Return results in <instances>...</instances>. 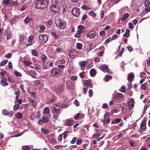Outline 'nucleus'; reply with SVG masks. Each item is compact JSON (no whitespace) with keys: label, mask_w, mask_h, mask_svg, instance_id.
<instances>
[{"label":"nucleus","mask_w":150,"mask_h":150,"mask_svg":"<svg viewBox=\"0 0 150 150\" xmlns=\"http://www.w3.org/2000/svg\"><path fill=\"white\" fill-rule=\"evenodd\" d=\"M48 5L47 2L45 0H38L35 4V7L39 9L45 8Z\"/></svg>","instance_id":"f257e3e1"},{"label":"nucleus","mask_w":150,"mask_h":150,"mask_svg":"<svg viewBox=\"0 0 150 150\" xmlns=\"http://www.w3.org/2000/svg\"><path fill=\"white\" fill-rule=\"evenodd\" d=\"M55 24L56 26L61 29H64L66 27V22L59 18H57Z\"/></svg>","instance_id":"f03ea898"},{"label":"nucleus","mask_w":150,"mask_h":150,"mask_svg":"<svg viewBox=\"0 0 150 150\" xmlns=\"http://www.w3.org/2000/svg\"><path fill=\"white\" fill-rule=\"evenodd\" d=\"M60 108V105L57 104H54L51 107L52 113H60L61 112Z\"/></svg>","instance_id":"7ed1b4c3"},{"label":"nucleus","mask_w":150,"mask_h":150,"mask_svg":"<svg viewBox=\"0 0 150 150\" xmlns=\"http://www.w3.org/2000/svg\"><path fill=\"white\" fill-rule=\"evenodd\" d=\"M50 9L52 12L57 13L59 12L61 10L60 7L56 4H53L51 5Z\"/></svg>","instance_id":"20e7f679"},{"label":"nucleus","mask_w":150,"mask_h":150,"mask_svg":"<svg viewBox=\"0 0 150 150\" xmlns=\"http://www.w3.org/2000/svg\"><path fill=\"white\" fill-rule=\"evenodd\" d=\"M39 39L41 42L43 44H45L47 41L48 37L45 34L40 35L39 36Z\"/></svg>","instance_id":"39448f33"},{"label":"nucleus","mask_w":150,"mask_h":150,"mask_svg":"<svg viewBox=\"0 0 150 150\" xmlns=\"http://www.w3.org/2000/svg\"><path fill=\"white\" fill-rule=\"evenodd\" d=\"M96 31L91 30L86 34V37L87 38H89L90 39L94 38L96 37Z\"/></svg>","instance_id":"423d86ee"},{"label":"nucleus","mask_w":150,"mask_h":150,"mask_svg":"<svg viewBox=\"0 0 150 150\" xmlns=\"http://www.w3.org/2000/svg\"><path fill=\"white\" fill-rule=\"evenodd\" d=\"M71 13L75 17H79L80 13V9L78 8L75 7L72 9Z\"/></svg>","instance_id":"0eeeda50"},{"label":"nucleus","mask_w":150,"mask_h":150,"mask_svg":"<svg viewBox=\"0 0 150 150\" xmlns=\"http://www.w3.org/2000/svg\"><path fill=\"white\" fill-rule=\"evenodd\" d=\"M61 71L57 69H52L51 71V74L53 76L57 74H61Z\"/></svg>","instance_id":"6e6552de"},{"label":"nucleus","mask_w":150,"mask_h":150,"mask_svg":"<svg viewBox=\"0 0 150 150\" xmlns=\"http://www.w3.org/2000/svg\"><path fill=\"white\" fill-rule=\"evenodd\" d=\"M100 69L103 71L105 72L110 73V70L106 65H103L100 67Z\"/></svg>","instance_id":"1a4fd4ad"},{"label":"nucleus","mask_w":150,"mask_h":150,"mask_svg":"<svg viewBox=\"0 0 150 150\" xmlns=\"http://www.w3.org/2000/svg\"><path fill=\"white\" fill-rule=\"evenodd\" d=\"M74 118L75 120H77L79 119H82L84 118V115L83 114L78 113L76 114V115H74Z\"/></svg>","instance_id":"9d476101"},{"label":"nucleus","mask_w":150,"mask_h":150,"mask_svg":"<svg viewBox=\"0 0 150 150\" xmlns=\"http://www.w3.org/2000/svg\"><path fill=\"white\" fill-rule=\"evenodd\" d=\"M84 84L86 86L90 88H91L93 86V84H92L91 80L90 79H88L85 80Z\"/></svg>","instance_id":"9b49d317"},{"label":"nucleus","mask_w":150,"mask_h":150,"mask_svg":"<svg viewBox=\"0 0 150 150\" xmlns=\"http://www.w3.org/2000/svg\"><path fill=\"white\" fill-rule=\"evenodd\" d=\"M134 75L132 73H129L128 75L127 79L129 82H132L134 79Z\"/></svg>","instance_id":"f8f14e48"},{"label":"nucleus","mask_w":150,"mask_h":150,"mask_svg":"<svg viewBox=\"0 0 150 150\" xmlns=\"http://www.w3.org/2000/svg\"><path fill=\"white\" fill-rule=\"evenodd\" d=\"M7 79L4 77L3 78L1 79L0 83L3 86H7L8 85V83L6 82Z\"/></svg>","instance_id":"ddd939ff"},{"label":"nucleus","mask_w":150,"mask_h":150,"mask_svg":"<svg viewBox=\"0 0 150 150\" xmlns=\"http://www.w3.org/2000/svg\"><path fill=\"white\" fill-rule=\"evenodd\" d=\"M140 127L143 129H144L146 128V121L144 120L142 121L141 125Z\"/></svg>","instance_id":"4468645a"},{"label":"nucleus","mask_w":150,"mask_h":150,"mask_svg":"<svg viewBox=\"0 0 150 150\" xmlns=\"http://www.w3.org/2000/svg\"><path fill=\"white\" fill-rule=\"evenodd\" d=\"M87 62L86 61H81L79 62V64L81 67H84L86 65Z\"/></svg>","instance_id":"2eb2a0df"},{"label":"nucleus","mask_w":150,"mask_h":150,"mask_svg":"<svg viewBox=\"0 0 150 150\" xmlns=\"http://www.w3.org/2000/svg\"><path fill=\"white\" fill-rule=\"evenodd\" d=\"M129 16V15L128 13H125L123 17L122 18L121 20L123 21H126V19Z\"/></svg>","instance_id":"dca6fc26"},{"label":"nucleus","mask_w":150,"mask_h":150,"mask_svg":"<svg viewBox=\"0 0 150 150\" xmlns=\"http://www.w3.org/2000/svg\"><path fill=\"white\" fill-rule=\"evenodd\" d=\"M121 120H122L120 118L115 119L112 122L111 124H116L118 123L121 121Z\"/></svg>","instance_id":"f3484780"},{"label":"nucleus","mask_w":150,"mask_h":150,"mask_svg":"<svg viewBox=\"0 0 150 150\" xmlns=\"http://www.w3.org/2000/svg\"><path fill=\"white\" fill-rule=\"evenodd\" d=\"M130 35V30L129 29H127L126 30L125 33L123 34L124 37H126L128 38Z\"/></svg>","instance_id":"a211bd4d"},{"label":"nucleus","mask_w":150,"mask_h":150,"mask_svg":"<svg viewBox=\"0 0 150 150\" xmlns=\"http://www.w3.org/2000/svg\"><path fill=\"white\" fill-rule=\"evenodd\" d=\"M29 75L31 76L33 78H35L37 74L35 71H31L30 72H29Z\"/></svg>","instance_id":"6ab92c4d"},{"label":"nucleus","mask_w":150,"mask_h":150,"mask_svg":"<svg viewBox=\"0 0 150 150\" xmlns=\"http://www.w3.org/2000/svg\"><path fill=\"white\" fill-rule=\"evenodd\" d=\"M16 117L17 118L20 119L23 117V115L21 113L18 112L16 114Z\"/></svg>","instance_id":"aec40b11"},{"label":"nucleus","mask_w":150,"mask_h":150,"mask_svg":"<svg viewBox=\"0 0 150 150\" xmlns=\"http://www.w3.org/2000/svg\"><path fill=\"white\" fill-rule=\"evenodd\" d=\"M90 73L91 76H94L96 74V71L94 69H92L90 70Z\"/></svg>","instance_id":"412c9836"},{"label":"nucleus","mask_w":150,"mask_h":150,"mask_svg":"<svg viewBox=\"0 0 150 150\" xmlns=\"http://www.w3.org/2000/svg\"><path fill=\"white\" fill-rule=\"evenodd\" d=\"M31 20V19H30L29 17L28 16L25 18L24 21L25 23L27 24H28Z\"/></svg>","instance_id":"4be33fe9"},{"label":"nucleus","mask_w":150,"mask_h":150,"mask_svg":"<svg viewBox=\"0 0 150 150\" xmlns=\"http://www.w3.org/2000/svg\"><path fill=\"white\" fill-rule=\"evenodd\" d=\"M83 45L82 44L77 43L76 44V48L79 50H81L82 49Z\"/></svg>","instance_id":"5701e85b"},{"label":"nucleus","mask_w":150,"mask_h":150,"mask_svg":"<svg viewBox=\"0 0 150 150\" xmlns=\"http://www.w3.org/2000/svg\"><path fill=\"white\" fill-rule=\"evenodd\" d=\"M74 124V122L73 120H68L67 121L66 124L68 126H71Z\"/></svg>","instance_id":"b1692460"},{"label":"nucleus","mask_w":150,"mask_h":150,"mask_svg":"<svg viewBox=\"0 0 150 150\" xmlns=\"http://www.w3.org/2000/svg\"><path fill=\"white\" fill-rule=\"evenodd\" d=\"M30 102L31 103H32V105L34 108H36V102L33 100L30 99Z\"/></svg>","instance_id":"393cba45"},{"label":"nucleus","mask_w":150,"mask_h":150,"mask_svg":"<svg viewBox=\"0 0 150 150\" xmlns=\"http://www.w3.org/2000/svg\"><path fill=\"white\" fill-rule=\"evenodd\" d=\"M11 2L12 0H3V3L4 4L11 5Z\"/></svg>","instance_id":"a878e982"},{"label":"nucleus","mask_w":150,"mask_h":150,"mask_svg":"<svg viewBox=\"0 0 150 150\" xmlns=\"http://www.w3.org/2000/svg\"><path fill=\"white\" fill-rule=\"evenodd\" d=\"M31 52L32 55L33 56H37L38 55V52L36 50H33L31 51Z\"/></svg>","instance_id":"bb28decb"},{"label":"nucleus","mask_w":150,"mask_h":150,"mask_svg":"<svg viewBox=\"0 0 150 150\" xmlns=\"http://www.w3.org/2000/svg\"><path fill=\"white\" fill-rule=\"evenodd\" d=\"M51 34L54 37L55 39H57L59 38L58 35L57 34V33L55 32L52 31L51 32Z\"/></svg>","instance_id":"cd10ccee"},{"label":"nucleus","mask_w":150,"mask_h":150,"mask_svg":"<svg viewBox=\"0 0 150 150\" xmlns=\"http://www.w3.org/2000/svg\"><path fill=\"white\" fill-rule=\"evenodd\" d=\"M41 130L42 132L46 134H48L49 132V130L43 128H41Z\"/></svg>","instance_id":"c85d7f7f"},{"label":"nucleus","mask_w":150,"mask_h":150,"mask_svg":"<svg viewBox=\"0 0 150 150\" xmlns=\"http://www.w3.org/2000/svg\"><path fill=\"white\" fill-rule=\"evenodd\" d=\"M48 118L47 117H44L42 118V121L44 123H46L48 121Z\"/></svg>","instance_id":"c756f323"},{"label":"nucleus","mask_w":150,"mask_h":150,"mask_svg":"<svg viewBox=\"0 0 150 150\" xmlns=\"http://www.w3.org/2000/svg\"><path fill=\"white\" fill-rule=\"evenodd\" d=\"M49 142L51 144H55L57 143V142L55 140L52 139H50L48 140Z\"/></svg>","instance_id":"7c9ffc66"},{"label":"nucleus","mask_w":150,"mask_h":150,"mask_svg":"<svg viewBox=\"0 0 150 150\" xmlns=\"http://www.w3.org/2000/svg\"><path fill=\"white\" fill-rule=\"evenodd\" d=\"M81 8L83 9L87 10H88L91 9V8L89 7H88L86 5H83L81 7Z\"/></svg>","instance_id":"2f4dec72"},{"label":"nucleus","mask_w":150,"mask_h":150,"mask_svg":"<svg viewBox=\"0 0 150 150\" xmlns=\"http://www.w3.org/2000/svg\"><path fill=\"white\" fill-rule=\"evenodd\" d=\"M23 62L24 65L26 66H30V65L32 64V62L28 61H25Z\"/></svg>","instance_id":"473e14b6"},{"label":"nucleus","mask_w":150,"mask_h":150,"mask_svg":"<svg viewBox=\"0 0 150 150\" xmlns=\"http://www.w3.org/2000/svg\"><path fill=\"white\" fill-rule=\"evenodd\" d=\"M25 38V36L23 35H21L19 36V41L20 42H22Z\"/></svg>","instance_id":"72a5a7b5"},{"label":"nucleus","mask_w":150,"mask_h":150,"mask_svg":"<svg viewBox=\"0 0 150 150\" xmlns=\"http://www.w3.org/2000/svg\"><path fill=\"white\" fill-rule=\"evenodd\" d=\"M89 14L91 16L93 17H96V14L92 10L89 11Z\"/></svg>","instance_id":"f704fd0d"},{"label":"nucleus","mask_w":150,"mask_h":150,"mask_svg":"<svg viewBox=\"0 0 150 150\" xmlns=\"http://www.w3.org/2000/svg\"><path fill=\"white\" fill-rule=\"evenodd\" d=\"M8 60H5L4 61H2L0 63V66H4L8 62Z\"/></svg>","instance_id":"c9c22d12"},{"label":"nucleus","mask_w":150,"mask_h":150,"mask_svg":"<svg viewBox=\"0 0 150 150\" xmlns=\"http://www.w3.org/2000/svg\"><path fill=\"white\" fill-rule=\"evenodd\" d=\"M22 150H29L30 147L28 146H24L22 147Z\"/></svg>","instance_id":"e433bc0d"},{"label":"nucleus","mask_w":150,"mask_h":150,"mask_svg":"<svg viewBox=\"0 0 150 150\" xmlns=\"http://www.w3.org/2000/svg\"><path fill=\"white\" fill-rule=\"evenodd\" d=\"M126 88L125 86H122L121 88V91L124 93L126 92Z\"/></svg>","instance_id":"4c0bfd02"},{"label":"nucleus","mask_w":150,"mask_h":150,"mask_svg":"<svg viewBox=\"0 0 150 150\" xmlns=\"http://www.w3.org/2000/svg\"><path fill=\"white\" fill-rule=\"evenodd\" d=\"M39 28L41 31H43L45 29V27L42 24L39 25Z\"/></svg>","instance_id":"58836bf2"},{"label":"nucleus","mask_w":150,"mask_h":150,"mask_svg":"<svg viewBox=\"0 0 150 150\" xmlns=\"http://www.w3.org/2000/svg\"><path fill=\"white\" fill-rule=\"evenodd\" d=\"M147 85V84L146 83H144L142 84L141 85L142 89L144 90H146Z\"/></svg>","instance_id":"ea45409f"},{"label":"nucleus","mask_w":150,"mask_h":150,"mask_svg":"<svg viewBox=\"0 0 150 150\" xmlns=\"http://www.w3.org/2000/svg\"><path fill=\"white\" fill-rule=\"evenodd\" d=\"M86 28V27L84 25H80L78 26V29L83 30Z\"/></svg>","instance_id":"a19ab883"},{"label":"nucleus","mask_w":150,"mask_h":150,"mask_svg":"<svg viewBox=\"0 0 150 150\" xmlns=\"http://www.w3.org/2000/svg\"><path fill=\"white\" fill-rule=\"evenodd\" d=\"M100 134L99 133L94 134H93L92 136V137L93 138H97L100 137Z\"/></svg>","instance_id":"79ce46f5"},{"label":"nucleus","mask_w":150,"mask_h":150,"mask_svg":"<svg viewBox=\"0 0 150 150\" xmlns=\"http://www.w3.org/2000/svg\"><path fill=\"white\" fill-rule=\"evenodd\" d=\"M6 115L9 117H12L13 116V112L12 111H10L8 112Z\"/></svg>","instance_id":"37998d69"},{"label":"nucleus","mask_w":150,"mask_h":150,"mask_svg":"<svg viewBox=\"0 0 150 150\" xmlns=\"http://www.w3.org/2000/svg\"><path fill=\"white\" fill-rule=\"evenodd\" d=\"M50 110L49 108L46 107L44 109V112L47 113H50Z\"/></svg>","instance_id":"c03bdc74"},{"label":"nucleus","mask_w":150,"mask_h":150,"mask_svg":"<svg viewBox=\"0 0 150 150\" xmlns=\"http://www.w3.org/2000/svg\"><path fill=\"white\" fill-rule=\"evenodd\" d=\"M59 113H55L53 114V118L55 119H57L59 117Z\"/></svg>","instance_id":"a18cd8bd"},{"label":"nucleus","mask_w":150,"mask_h":150,"mask_svg":"<svg viewBox=\"0 0 150 150\" xmlns=\"http://www.w3.org/2000/svg\"><path fill=\"white\" fill-rule=\"evenodd\" d=\"M14 74L15 75L17 76L21 77V73L17 71H15L14 72Z\"/></svg>","instance_id":"49530a36"},{"label":"nucleus","mask_w":150,"mask_h":150,"mask_svg":"<svg viewBox=\"0 0 150 150\" xmlns=\"http://www.w3.org/2000/svg\"><path fill=\"white\" fill-rule=\"evenodd\" d=\"M75 51L73 49H71L69 52V57H71V55L73 54V53H74V52Z\"/></svg>","instance_id":"de8ad7c7"},{"label":"nucleus","mask_w":150,"mask_h":150,"mask_svg":"<svg viewBox=\"0 0 150 150\" xmlns=\"http://www.w3.org/2000/svg\"><path fill=\"white\" fill-rule=\"evenodd\" d=\"M101 18L102 19L104 16V11L103 10H101L100 11Z\"/></svg>","instance_id":"09e8293b"},{"label":"nucleus","mask_w":150,"mask_h":150,"mask_svg":"<svg viewBox=\"0 0 150 150\" xmlns=\"http://www.w3.org/2000/svg\"><path fill=\"white\" fill-rule=\"evenodd\" d=\"M34 38V37L33 36H29L28 40V42H30Z\"/></svg>","instance_id":"8fccbe9b"},{"label":"nucleus","mask_w":150,"mask_h":150,"mask_svg":"<svg viewBox=\"0 0 150 150\" xmlns=\"http://www.w3.org/2000/svg\"><path fill=\"white\" fill-rule=\"evenodd\" d=\"M8 112V111L6 109H4L2 110V113L4 115H6Z\"/></svg>","instance_id":"3c124183"},{"label":"nucleus","mask_w":150,"mask_h":150,"mask_svg":"<svg viewBox=\"0 0 150 150\" xmlns=\"http://www.w3.org/2000/svg\"><path fill=\"white\" fill-rule=\"evenodd\" d=\"M145 12L146 13L150 11V6H146L145 8Z\"/></svg>","instance_id":"603ef678"},{"label":"nucleus","mask_w":150,"mask_h":150,"mask_svg":"<svg viewBox=\"0 0 150 150\" xmlns=\"http://www.w3.org/2000/svg\"><path fill=\"white\" fill-rule=\"evenodd\" d=\"M82 140L81 139H78L76 141V144L77 145H80L81 144Z\"/></svg>","instance_id":"864d4df0"},{"label":"nucleus","mask_w":150,"mask_h":150,"mask_svg":"<svg viewBox=\"0 0 150 150\" xmlns=\"http://www.w3.org/2000/svg\"><path fill=\"white\" fill-rule=\"evenodd\" d=\"M20 92L18 89H16L14 92V94L16 96H19L20 95Z\"/></svg>","instance_id":"5fc2aeb1"},{"label":"nucleus","mask_w":150,"mask_h":150,"mask_svg":"<svg viewBox=\"0 0 150 150\" xmlns=\"http://www.w3.org/2000/svg\"><path fill=\"white\" fill-rule=\"evenodd\" d=\"M124 51V48H122L120 51L119 52V56H121L122 54L123 53Z\"/></svg>","instance_id":"6e6d98bb"},{"label":"nucleus","mask_w":150,"mask_h":150,"mask_svg":"<svg viewBox=\"0 0 150 150\" xmlns=\"http://www.w3.org/2000/svg\"><path fill=\"white\" fill-rule=\"evenodd\" d=\"M130 145L132 146H136V144L133 142L132 141H129Z\"/></svg>","instance_id":"4d7b16f0"},{"label":"nucleus","mask_w":150,"mask_h":150,"mask_svg":"<svg viewBox=\"0 0 150 150\" xmlns=\"http://www.w3.org/2000/svg\"><path fill=\"white\" fill-rule=\"evenodd\" d=\"M11 3V5H13V6H16L18 4L17 2L13 1L12 0V2Z\"/></svg>","instance_id":"13d9d810"},{"label":"nucleus","mask_w":150,"mask_h":150,"mask_svg":"<svg viewBox=\"0 0 150 150\" xmlns=\"http://www.w3.org/2000/svg\"><path fill=\"white\" fill-rule=\"evenodd\" d=\"M81 36L80 34L77 32V33L74 35V37L76 38H79Z\"/></svg>","instance_id":"bf43d9fd"},{"label":"nucleus","mask_w":150,"mask_h":150,"mask_svg":"<svg viewBox=\"0 0 150 150\" xmlns=\"http://www.w3.org/2000/svg\"><path fill=\"white\" fill-rule=\"evenodd\" d=\"M76 137H74L71 141L70 143L72 144L74 143L76 140Z\"/></svg>","instance_id":"052dcab7"},{"label":"nucleus","mask_w":150,"mask_h":150,"mask_svg":"<svg viewBox=\"0 0 150 150\" xmlns=\"http://www.w3.org/2000/svg\"><path fill=\"white\" fill-rule=\"evenodd\" d=\"M121 106L122 108L123 109H126L127 106L126 104L125 103H122L121 104Z\"/></svg>","instance_id":"680f3d73"},{"label":"nucleus","mask_w":150,"mask_h":150,"mask_svg":"<svg viewBox=\"0 0 150 150\" xmlns=\"http://www.w3.org/2000/svg\"><path fill=\"white\" fill-rule=\"evenodd\" d=\"M8 67L10 69H11L13 68L12 63L9 62L8 63Z\"/></svg>","instance_id":"e2e57ef3"},{"label":"nucleus","mask_w":150,"mask_h":150,"mask_svg":"<svg viewBox=\"0 0 150 150\" xmlns=\"http://www.w3.org/2000/svg\"><path fill=\"white\" fill-rule=\"evenodd\" d=\"M12 56V54L11 53H9L6 55L5 57L6 58H10Z\"/></svg>","instance_id":"0e129e2a"},{"label":"nucleus","mask_w":150,"mask_h":150,"mask_svg":"<svg viewBox=\"0 0 150 150\" xmlns=\"http://www.w3.org/2000/svg\"><path fill=\"white\" fill-rule=\"evenodd\" d=\"M123 95L122 94L118 93L117 94V97L118 98V99H120L122 98L123 97Z\"/></svg>","instance_id":"69168bd1"},{"label":"nucleus","mask_w":150,"mask_h":150,"mask_svg":"<svg viewBox=\"0 0 150 150\" xmlns=\"http://www.w3.org/2000/svg\"><path fill=\"white\" fill-rule=\"evenodd\" d=\"M128 25H129L128 27L129 28L131 29L132 30L133 29L134 26L132 25V24L131 23H128Z\"/></svg>","instance_id":"338daca9"},{"label":"nucleus","mask_w":150,"mask_h":150,"mask_svg":"<svg viewBox=\"0 0 150 150\" xmlns=\"http://www.w3.org/2000/svg\"><path fill=\"white\" fill-rule=\"evenodd\" d=\"M40 57L43 60H45L47 59V57L46 56L43 54L41 55L40 56Z\"/></svg>","instance_id":"774afa93"}]
</instances>
